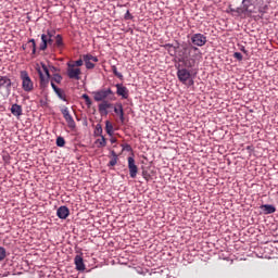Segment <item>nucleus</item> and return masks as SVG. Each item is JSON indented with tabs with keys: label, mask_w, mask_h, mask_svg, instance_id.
I'll use <instances>...</instances> for the list:
<instances>
[{
	"label": "nucleus",
	"mask_w": 278,
	"mask_h": 278,
	"mask_svg": "<svg viewBox=\"0 0 278 278\" xmlns=\"http://www.w3.org/2000/svg\"><path fill=\"white\" fill-rule=\"evenodd\" d=\"M71 215V211L66 207V206H60L56 210V216L59 218H61V220H66V218H68V216Z\"/></svg>",
	"instance_id": "nucleus-13"
},
{
	"label": "nucleus",
	"mask_w": 278,
	"mask_h": 278,
	"mask_svg": "<svg viewBox=\"0 0 278 278\" xmlns=\"http://www.w3.org/2000/svg\"><path fill=\"white\" fill-rule=\"evenodd\" d=\"M55 45L56 47H64V40L62 39V35H56L55 36Z\"/></svg>",
	"instance_id": "nucleus-24"
},
{
	"label": "nucleus",
	"mask_w": 278,
	"mask_h": 278,
	"mask_svg": "<svg viewBox=\"0 0 278 278\" xmlns=\"http://www.w3.org/2000/svg\"><path fill=\"white\" fill-rule=\"evenodd\" d=\"M241 8L243 10L244 16H251L253 14V2L251 0H242Z\"/></svg>",
	"instance_id": "nucleus-11"
},
{
	"label": "nucleus",
	"mask_w": 278,
	"mask_h": 278,
	"mask_svg": "<svg viewBox=\"0 0 278 278\" xmlns=\"http://www.w3.org/2000/svg\"><path fill=\"white\" fill-rule=\"evenodd\" d=\"M125 21H131L134 18V15L129 12V10L126 11L124 15Z\"/></svg>",
	"instance_id": "nucleus-33"
},
{
	"label": "nucleus",
	"mask_w": 278,
	"mask_h": 278,
	"mask_svg": "<svg viewBox=\"0 0 278 278\" xmlns=\"http://www.w3.org/2000/svg\"><path fill=\"white\" fill-rule=\"evenodd\" d=\"M51 71H58V68L55 66H51Z\"/></svg>",
	"instance_id": "nucleus-48"
},
{
	"label": "nucleus",
	"mask_w": 278,
	"mask_h": 278,
	"mask_svg": "<svg viewBox=\"0 0 278 278\" xmlns=\"http://www.w3.org/2000/svg\"><path fill=\"white\" fill-rule=\"evenodd\" d=\"M239 49L240 51H242V53H245V54L249 53V51L247 50V48H244V46H241Z\"/></svg>",
	"instance_id": "nucleus-41"
},
{
	"label": "nucleus",
	"mask_w": 278,
	"mask_h": 278,
	"mask_svg": "<svg viewBox=\"0 0 278 278\" xmlns=\"http://www.w3.org/2000/svg\"><path fill=\"white\" fill-rule=\"evenodd\" d=\"M61 114H63V117L66 121L70 129H75V127H77V125L75 124V119L73 118V115L68 111V108L65 106L61 109Z\"/></svg>",
	"instance_id": "nucleus-7"
},
{
	"label": "nucleus",
	"mask_w": 278,
	"mask_h": 278,
	"mask_svg": "<svg viewBox=\"0 0 278 278\" xmlns=\"http://www.w3.org/2000/svg\"><path fill=\"white\" fill-rule=\"evenodd\" d=\"M91 62H99V58L92 56Z\"/></svg>",
	"instance_id": "nucleus-47"
},
{
	"label": "nucleus",
	"mask_w": 278,
	"mask_h": 278,
	"mask_svg": "<svg viewBox=\"0 0 278 278\" xmlns=\"http://www.w3.org/2000/svg\"><path fill=\"white\" fill-rule=\"evenodd\" d=\"M112 73L115 75V77H117V79H121V81H123L124 76L118 72V68L116 67V65H112Z\"/></svg>",
	"instance_id": "nucleus-23"
},
{
	"label": "nucleus",
	"mask_w": 278,
	"mask_h": 278,
	"mask_svg": "<svg viewBox=\"0 0 278 278\" xmlns=\"http://www.w3.org/2000/svg\"><path fill=\"white\" fill-rule=\"evenodd\" d=\"M79 75H81V70L79 67L75 68V65L67 63V77L79 81L81 79Z\"/></svg>",
	"instance_id": "nucleus-6"
},
{
	"label": "nucleus",
	"mask_w": 278,
	"mask_h": 278,
	"mask_svg": "<svg viewBox=\"0 0 278 278\" xmlns=\"http://www.w3.org/2000/svg\"><path fill=\"white\" fill-rule=\"evenodd\" d=\"M51 88L53 89L54 92L60 89V87L55 86V83L53 81H51Z\"/></svg>",
	"instance_id": "nucleus-39"
},
{
	"label": "nucleus",
	"mask_w": 278,
	"mask_h": 278,
	"mask_svg": "<svg viewBox=\"0 0 278 278\" xmlns=\"http://www.w3.org/2000/svg\"><path fill=\"white\" fill-rule=\"evenodd\" d=\"M115 88L117 97H122V99H129V89H127V87L123 84H116Z\"/></svg>",
	"instance_id": "nucleus-10"
},
{
	"label": "nucleus",
	"mask_w": 278,
	"mask_h": 278,
	"mask_svg": "<svg viewBox=\"0 0 278 278\" xmlns=\"http://www.w3.org/2000/svg\"><path fill=\"white\" fill-rule=\"evenodd\" d=\"M96 144H98V149H103V147H108V140L105 136L100 137V139L96 140Z\"/></svg>",
	"instance_id": "nucleus-20"
},
{
	"label": "nucleus",
	"mask_w": 278,
	"mask_h": 278,
	"mask_svg": "<svg viewBox=\"0 0 278 278\" xmlns=\"http://www.w3.org/2000/svg\"><path fill=\"white\" fill-rule=\"evenodd\" d=\"M84 62L88 71H92V68H94V63H91V61H84Z\"/></svg>",
	"instance_id": "nucleus-29"
},
{
	"label": "nucleus",
	"mask_w": 278,
	"mask_h": 278,
	"mask_svg": "<svg viewBox=\"0 0 278 278\" xmlns=\"http://www.w3.org/2000/svg\"><path fill=\"white\" fill-rule=\"evenodd\" d=\"M128 169L131 179H136L138 176V165H136V159L128 156Z\"/></svg>",
	"instance_id": "nucleus-9"
},
{
	"label": "nucleus",
	"mask_w": 278,
	"mask_h": 278,
	"mask_svg": "<svg viewBox=\"0 0 278 278\" xmlns=\"http://www.w3.org/2000/svg\"><path fill=\"white\" fill-rule=\"evenodd\" d=\"M114 112L115 114L119 115L121 123H125V111L123 110V103H115Z\"/></svg>",
	"instance_id": "nucleus-14"
},
{
	"label": "nucleus",
	"mask_w": 278,
	"mask_h": 278,
	"mask_svg": "<svg viewBox=\"0 0 278 278\" xmlns=\"http://www.w3.org/2000/svg\"><path fill=\"white\" fill-rule=\"evenodd\" d=\"M64 144H66V140H64V137H58L56 147H64Z\"/></svg>",
	"instance_id": "nucleus-26"
},
{
	"label": "nucleus",
	"mask_w": 278,
	"mask_h": 278,
	"mask_svg": "<svg viewBox=\"0 0 278 278\" xmlns=\"http://www.w3.org/2000/svg\"><path fill=\"white\" fill-rule=\"evenodd\" d=\"M49 45H53V38L48 37L47 34L41 35V43L39 46V51H47Z\"/></svg>",
	"instance_id": "nucleus-12"
},
{
	"label": "nucleus",
	"mask_w": 278,
	"mask_h": 278,
	"mask_svg": "<svg viewBox=\"0 0 278 278\" xmlns=\"http://www.w3.org/2000/svg\"><path fill=\"white\" fill-rule=\"evenodd\" d=\"M20 77L24 92H31V90H34V81L29 77V73H27V71H22Z\"/></svg>",
	"instance_id": "nucleus-4"
},
{
	"label": "nucleus",
	"mask_w": 278,
	"mask_h": 278,
	"mask_svg": "<svg viewBox=\"0 0 278 278\" xmlns=\"http://www.w3.org/2000/svg\"><path fill=\"white\" fill-rule=\"evenodd\" d=\"M29 47L31 48V55H36V52H37V50H36V43H33V45H30Z\"/></svg>",
	"instance_id": "nucleus-37"
},
{
	"label": "nucleus",
	"mask_w": 278,
	"mask_h": 278,
	"mask_svg": "<svg viewBox=\"0 0 278 278\" xmlns=\"http://www.w3.org/2000/svg\"><path fill=\"white\" fill-rule=\"evenodd\" d=\"M11 113L13 114V116H23V106L16 103L13 104L11 106Z\"/></svg>",
	"instance_id": "nucleus-16"
},
{
	"label": "nucleus",
	"mask_w": 278,
	"mask_h": 278,
	"mask_svg": "<svg viewBox=\"0 0 278 278\" xmlns=\"http://www.w3.org/2000/svg\"><path fill=\"white\" fill-rule=\"evenodd\" d=\"M46 36H47L48 38H53V36H55V30H47Z\"/></svg>",
	"instance_id": "nucleus-36"
},
{
	"label": "nucleus",
	"mask_w": 278,
	"mask_h": 278,
	"mask_svg": "<svg viewBox=\"0 0 278 278\" xmlns=\"http://www.w3.org/2000/svg\"><path fill=\"white\" fill-rule=\"evenodd\" d=\"M52 81H55V84H62V75L54 74L52 77Z\"/></svg>",
	"instance_id": "nucleus-27"
},
{
	"label": "nucleus",
	"mask_w": 278,
	"mask_h": 278,
	"mask_svg": "<svg viewBox=\"0 0 278 278\" xmlns=\"http://www.w3.org/2000/svg\"><path fill=\"white\" fill-rule=\"evenodd\" d=\"M28 45H36V39H29Z\"/></svg>",
	"instance_id": "nucleus-45"
},
{
	"label": "nucleus",
	"mask_w": 278,
	"mask_h": 278,
	"mask_svg": "<svg viewBox=\"0 0 278 278\" xmlns=\"http://www.w3.org/2000/svg\"><path fill=\"white\" fill-rule=\"evenodd\" d=\"M124 149H125V151H131V146H130V144H126V146L124 147Z\"/></svg>",
	"instance_id": "nucleus-44"
},
{
	"label": "nucleus",
	"mask_w": 278,
	"mask_h": 278,
	"mask_svg": "<svg viewBox=\"0 0 278 278\" xmlns=\"http://www.w3.org/2000/svg\"><path fill=\"white\" fill-rule=\"evenodd\" d=\"M207 45V37L201 33L193 34L191 36V45H182V51L179 54L178 61L181 62L186 68H194L197 65V47H205Z\"/></svg>",
	"instance_id": "nucleus-1"
},
{
	"label": "nucleus",
	"mask_w": 278,
	"mask_h": 278,
	"mask_svg": "<svg viewBox=\"0 0 278 278\" xmlns=\"http://www.w3.org/2000/svg\"><path fill=\"white\" fill-rule=\"evenodd\" d=\"M110 97H114V91H112V88H102L100 90L93 91L94 101H97V103L102 101V103L98 105L99 113L102 116H108L110 114L108 110L114 108L113 103L105 100L110 99Z\"/></svg>",
	"instance_id": "nucleus-2"
},
{
	"label": "nucleus",
	"mask_w": 278,
	"mask_h": 278,
	"mask_svg": "<svg viewBox=\"0 0 278 278\" xmlns=\"http://www.w3.org/2000/svg\"><path fill=\"white\" fill-rule=\"evenodd\" d=\"M28 47H29V43H24V45L22 46L23 51H26Z\"/></svg>",
	"instance_id": "nucleus-43"
},
{
	"label": "nucleus",
	"mask_w": 278,
	"mask_h": 278,
	"mask_svg": "<svg viewBox=\"0 0 278 278\" xmlns=\"http://www.w3.org/2000/svg\"><path fill=\"white\" fill-rule=\"evenodd\" d=\"M226 12H227V14H235L236 9L231 8V5H229L228 10Z\"/></svg>",
	"instance_id": "nucleus-38"
},
{
	"label": "nucleus",
	"mask_w": 278,
	"mask_h": 278,
	"mask_svg": "<svg viewBox=\"0 0 278 278\" xmlns=\"http://www.w3.org/2000/svg\"><path fill=\"white\" fill-rule=\"evenodd\" d=\"M105 131L108 136H114V125H112L110 121L105 122Z\"/></svg>",
	"instance_id": "nucleus-21"
},
{
	"label": "nucleus",
	"mask_w": 278,
	"mask_h": 278,
	"mask_svg": "<svg viewBox=\"0 0 278 278\" xmlns=\"http://www.w3.org/2000/svg\"><path fill=\"white\" fill-rule=\"evenodd\" d=\"M12 88H14V83L10 76H0V94L3 99H8L12 94Z\"/></svg>",
	"instance_id": "nucleus-3"
},
{
	"label": "nucleus",
	"mask_w": 278,
	"mask_h": 278,
	"mask_svg": "<svg viewBox=\"0 0 278 278\" xmlns=\"http://www.w3.org/2000/svg\"><path fill=\"white\" fill-rule=\"evenodd\" d=\"M74 263L76 266V270H86V264H84V257H81V255H76L74 258Z\"/></svg>",
	"instance_id": "nucleus-15"
},
{
	"label": "nucleus",
	"mask_w": 278,
	"mask_h": 278,
	"mask_svg": "<svg viewBox=\"0 0 278 278\" xmlns=\"http://www.w3.org/2000/svg\"><path fill=\"white\" fill-rule=\"evenodd\" d=\"M188 68L192 67L185 66V68H180L177 71V77L179 81H181V84H186V81L190 80V77H192V74H190V71H188Z\"/></svg>",
	"instance_id": "nucleus-8"
},
{
	"label": "nucleus",
	"mask_w": 278,
	"mask_h": 278,
	"mask_svg": "<svg viewBox=\"0 0 278 278\" xmlns=\"http://www.w3.org/2000/svg\"><path fill=\"white\" fill-rule=\"evenodd\" d=\"M163 47L172 56L177 53V47L173 46V43H165Z\"/></svg>",
	"instance_id": "nucleus-18"
},
{
	"label": "nucleus",
	"mask_w": 278,
	"mask_h": 278,
	"mask_svg": "<svg viewBox=\"0 0 278 278\" xmlns=\"http://www.w3.org/2000/svg\"><path fill=\"white\" fill-rule=\"evenodd\" d=\"M71 65L74 66V68H75V66H84V59L83 60L79 59V60L75 61L74 63H71Z\"/></svg>",
	"instance_id": "nucleus-30"
},
{
	"label": "nucleus",
	"mask_w": 278,
	"mask_h": 278,
	"mask_svg": "<svg viewBox=\"0 0 278 278\" xmlns=\"http://www.w3.org/2000/svg\"><path fill=\"white\" fill-rule=\"evenodd\" d=\"M93 135L96 138H102L103 136V126L101 124H97L93 130Z\"/></svg>",
	"instance_id": "nucleus-19"
},
{
	"label": "nucleus",
	"mask_w": 278,
	"mask_h": 278,
	"mask_svg": "<svg viewBox=\"0 0 278 278\" xmlns=\"http://www.w3.org/2000/svg\"><path fill=\"white\" fill-rule=\"evenodd\" d=\"M187 81H188V86H194V80L193 79L189 78V80H187Z\"/></svg>",
	"instance_id": "nucleus-42"
},
{
	"label": "nucleus",
	"mask_w": 278,
	"mask_h": 278,
	"mask_svg": "<svg viewBox=\"0 0 278 278\" xmlns=\"http://www.w3.org/2000/svg\"><path fill=\"white\" fill-rule=\"evenodd\" d=\"M41 68L46 73V76L45 74H42V71L38 70L39 79H40L39 86L42 90H45V88L49 86V79H51V74L49 73V67H47L45 63H41Z\"/></svg>",
	"instance_id": "nucleus-5"
},
{
	"label": "nucleus",
	"mask_w": 278,
	"mask_h": 278,
	"mask_svg": "<svg viewBox=\"0 0 278 278\" xmlns=\"http://www.w3.org/2000/svg\"><path fill=\"white\" fill-rule=\"evenodd\" d=\"M263 210L264 214H275L277 212V207L273 204H264L261 206Z\"/></svg>",
	"instance_id": "nucleus-17"
},
{
	"label": "nucleus",
	"mask_w": 278,
	"mask_h": 278,
	"mask_svg": "<svg viewBox=\"0 0 278 278\" xmlns=\"http://www.w3.org/2000/svg\"><path fill=\"white\" fill-rule=\"evenodd\" d=\"M233 58L236 60H238L239 62H242V60H243L242 53H240V52H235Z\"/></svg>",
	"instance_id": "nucleus-34"
},
{
	"label": "nucleus",
	"mask_w": 278,
	"mask_h": 278,
	"mask_svg": "<svg viewBox=\"0 0 278 278\" xmlns=\"http://www.w3.org/2000/svg\"><path fill=\"white\" fill-rule=\"evenodd\" d=\"M111 155L113 159H118V154L114 150L111 151Z\"/></svg>",
	"instance_id": "nucleus-40"
},
{
	"label": "nucleus",
	"mask_w": 278,
	"mask_h": 278,
	"mask_svg": "<svg viewBox=\"0 0 278 278\" xmlns=\"http://www.w3.org/2000/svg\"><path fill=\"white\" fill-rule=\"evenodd\" d=\"M235 14L236 16H242V14H244L242 7L235 9Z\"/></svg>",
	"instance_id": "nucleus-32"
},
{
	"label": "nucleus",
	"mask_w": 278,
	"mask_h": 278,
	"mask_svg": "<svg viewBox=\"0 0 278 278\" xmlns=\"http://www.w3.org/2000/svg\"><path fill=\"white\" fill-rule=\"evenodd\" d=\"M118 164V159L112 157L111 161L109 162L108 166H116Z\"/></svg>",
	"instance_id": "nucleus-35"
},
{
	"label": "nucleus",
	"mask_w": 278,
	"mask_h": 278,
	"mask_svg": "<svg viewBox=\"0 0 278 278\" xmlns=\"http://www.w3.org/2000/svg\"><path fill=\"white\" fill-rule=\"evenodd\" d=\"M55 94L59 97V99H61V101H68L67 99H66V92H64V90L63 89H61V88H59V89H56L55 91Z\"/></svg>",
	"instance_id": "nucleus-22"
},
{
	"label": "nucleus",
	"mask_w": 278,
	"mask_h": 278,
	"mask_svg": "<svg viewBox=\"0 0 278 278\" xmlns=\"http://www.w3.org/2000/svg\"><path fill=\"white\" fill-rule=\"evenodd\" d=\"M81 99L85 100L86 105H87L88 108H90V106L92 105V100L90 99V96H88L87 93H84V94L81 96Z\"/></svg>",
	"instance_id": "nucleus-25"
},
{
	"label": "nucleus",
	"mask_w": 278,
	"mask_h": 278,
	"mask_svg": "<svg viewBox=\"0 0 278 278\" xmlns=\"http://www.w3.org/2000/svg\"><path fill=\"white\" fill-rule=\"evenodd\" d=\"M261 14H264V11L260 10Z\"/></svg>",
	"instance_id": "nucleus-49"
},
{
	"label": "nucleus",
	"mask_w": 278,
	"mask_h": 278,
	"mask_svg": "<svg viewBox=\"0 0 278 278\" xmlns=\"http://www.w3.org/2000/svg\"><path fill=\"white\" fill-rule=\"evenodd\" d=\"M116 142H117L116 138L112 137L111 138V144H116Z\"/></svg>",
	"instance_id": "nucleus-46"
},
{
	"label": "nucleus",
	"mask_w": 278,
	"mask_h": 278,
	"mask_svg": "<svg viewBox=\"0 0 278 278\" xmlns=\"http://www.w3.org/2000/svg\"><path fill=\"white\" fill-rule=\"evenodd\" d=\"M5 248L0 247V262H3L5 260Z\"/></svg>",
	"instance_id": "nucleus-28"
},
{
	"label": "nucleus",
	"mask_w": 278,
	"mask_h": 278,
	"mask_svg": "<svg viewBox=\"0 0 278 278\" xmlns=\"http://www.w3.org/2000/svg\"><path fill=\"white\" fill-rule=\"evenodd\" d=\"M92 58H93L92 54H84L83 55L84 62H92Z\"/></svg>",
	"instance_id": "nucleus-31"
}]
</instances>
